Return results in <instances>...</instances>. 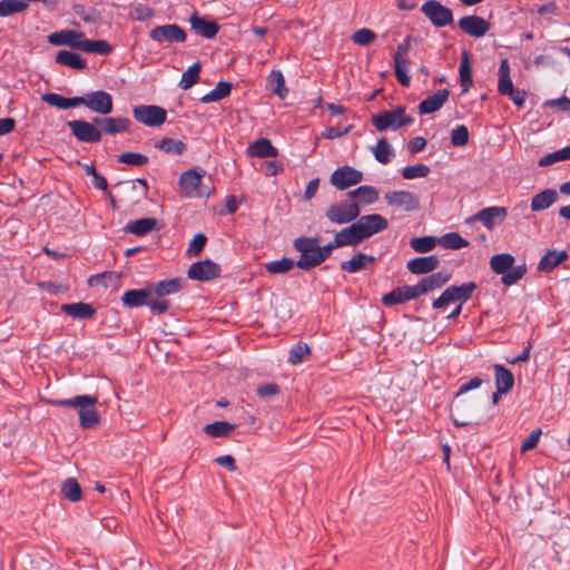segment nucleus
I'll use <instances>...</instances> for the list:
<instances>
[{
	"mask_svg": "<svg viewBox=\"0 0 570 570\" xmlns=\"http://www.w3.org/2000/svg\"><path fill=\"white\" fill-rule=\"evenodd\" d=\"M374 261L375 257L358 253L351 259L342 262L340 267L342 271L353 274L365 269L368 265L373 264Z\"/></svg>",
	"mask_w": 570,
	"mask_h": 570,
	"instance_id": "c85d7f7f",
	"label": "nucleus"
},
{
	"mask_svg": "<svg viewBox=\"0 0 570 570\" xmlns=\"http://www.w3.org/2000/svg\"><path fill=\"white\" fill-rule=\"evenodd\" d=\"M389 226L386 218L380 214H370L358 216L352 224L345 228L346 236L352 247L357 246L371 236L385 230Z\"/></svg>",
	"mask_w": 570,
	"mask_h": 570,
	"instance_id": "f03ea898",
	"label": "nucleus"
},
{
	"mask_svg": "<svg viewBox=\"0 0 570 570\" xmlns=\"http://www.w3.org/2000/svg\"><path fill=\"white\" fill-rule=\"evenodd\" d=\"M374 158L381 164H389L395 156L392 146L386 138H381L375 146L371 148Z\"/></svg>",
	"mask_w": 570,
	"mask_h": 570,
	"instance_id": "58836bf2",
	"label": "nucleus"
},
{
	"mask_svg": "<svg viewBox=\"0 0 570 570\" xmlns=\"http://www.w3.org/2000/svg\"><path fill=\"white\" fill-rule=\"evenodd\" d=\"M80 105L86 106L92 112L109 115L112 111V97L105 90H96L80 97Z\"/></svg>",
	"mask_w": 570,
	"mask_h": 570,
	"instance_id": "1a4fd4ad",
	"label": "nucleus"
},
{
	"mask_svg": "<svg viewBox=\"0 0 570 570\" xmlns=\"http://www.w3.org/2000/svg\"><path fill=\"white\" fill-rule=\"evenodd\" d=\"M413 117L406 115L405 108L397 106L391 110H384L372 117V124L377 131L397 130L401 127L413 124Z\"/></svg>",
	"mask_w": 570,
	"mask_h": 570,
	"instance_id": "39448f33",
	"label": "nucleus"
},
{
	"mask_svg": "<svg viewBox=\"0 0 570 570\" xmlns=\"http://www.w3.org/2000/svg\"><path fill=\"white\" fill-rule=\"evenodd\" d=\"M420 296L421 295L416 285L396 287L392 292L383 295L382 303L385 306H392L395 304H403Z\"/></svg>",
	"mask_w": 570,
	"mask_h": 570,
	"instance_id": "aec40b11",
	"label": "nucleus"
},
{
	"mask_svg": "<svg viewBox=\"0 0 570 570\" xmlns=\"http://www.w3.org/2000/svg\"><path fill=\"white\" fill-rule=\"evenodd\" d=\"M384 199L391 207L402 209L404 212H414L420 207L419 197L407 190H393L384 195Z\"/></svg>",
	"mask_w": 570,
	"mask_h": 570,
	"instance_id": "4468645a",
	"label": "nucleus"
},
{
	"mask_svg": "<svg viewBox=\"0 0 570 570\" xmlns=\"http://www.w3.org/2000/svg\"><path fill=\"white\" fill-rule=\"evenodd\" d=\"M558 200V193L554 189H544L534 195L531 199V210L541 212L551 207Z\"/></svg>",
	"mask_w": 570,
	"mask_h": 570,
	"instance_id": "7c9ffc66",
	"label": "nucleus"
},
{
	"mask_svg": "<svg viewBox=\"0 0 570 570\" xmlns=\"http://www.w3.org/2000/svg\"><path fill=\"white\" fill-rule=\"evenodd\" d=\"M189 22L193 30L206 39L214 38L219 30V26L214 20H208L199 16L197 12L190 16Z\"/></svg>",
	"mask_w": 570,
	"mask_h": 570,
	"instance_id": "4be33fe9",
	"label": "nucleus"
},
{
	"mask_svg": "<svg viewBox=\"0 0 570 570\" xmlns=\"http://www.w3.org/2000/svg\"><path fill=\"white\" fill-rule=\"evenodd\" d=\"M75 12L87 23H96L100 19V13L94 8L86 9L79 6L75 8Z\"/></svg>",
	"mask_w": 570,
	"mask_h": 570,
	"instance_id": "e2e57ef3",
	"label": "nucleus"
},
{
	"mask_svg": "<svg viewBox=\"0 0 570 570\" xmlns=\"http://www.w3.org/2000/svg\"><path fill=\"white\" fill-rule=\"evenodd\" d=\"M567 258L566 250H548L540 259L538 268L542 272H551Z\"/></svg>",
	"mask_w": 570,
	"mask_h": 570,
	"instance_id": "2f4dec72",
	"label": "nucleus"
},
{
	"mask_svg": "<svg viewBox=\"0 0 570 570\" xmlns=\"http://www.w3.org/2000/svg\"><path fill=\"white\" fill-rule=\"evenodd\" d=\"M361 214L357 203L341 200L331 204L325 210V217L335 225H345L354 222Z\"/></svg>",
	"mask_w": 570,
	"mask_h": 570,
	"instance_id": "0eeeda50",
	"label": "nucleus"
},
{
	"mask_svg": "<svg viewBox=\"0 0 570 570\" xmlns=\"http://www.w3.org/2000/svg\"><path fill=\"white\" fill-rule=\"evenodd\" d=\"M235 428V424L228 423L226 421H216L214 423L207 424L204 428V431L212 438H224L234 431Z\"/></svg>",
	"mask_w": 570,
	"mask_h": 570,
	"instance_id": "37998d69",
	"label": "nucleus"
},
{
	"mask_svg": "<svg viewBox=\"0 0 570 570\" xmlns=\"http://www.w3.org/2000/svg\"><path fill=\"white\" fill-rule=\"evenodd\" d=\"M508 216L505 207L491 206L479 210L475 215L466 218L468 224L474 222H481L488 230H492L494 227L503 223Z\"/></svg>",
	"mask_w": 570,
	"mask_h": 570,
	"instance_id": "f8f14e48",
	"label": "nucleus"
},
{
	"mask_svg": "<svg viewBox=\"0 0 570 570\" xmlns=\"http://www.w3.org/2000/svg\"><path fill=\"white\" fill-rule=\"evenodd\" d=\"M61 492L65 498L72 502H76L81 498L80 485L73 478H69L62 483Z\"/></svg>",
	"mask_w": 570,
	"mask_h": 570,
	"instance_id": "3c124183",
	"label": "nucleus"
},
{
	"mask_svg": "<svg viewBox=\"0 0 570 570\" xmlns=\"http://www.w3.org/2000/svg\"><path fill=\"white\" fill-rule=\"evenodd\" d=\"M515 259L511 254H497L490 258V267L495 274L503 275L512 268Z\"/></svg>",
	"mask_w": 570,
	"mask_h": 570,
	"instance_id": "a19ab883",
	"label": "nucleus"
},
{
	"mask_svg": "<svg viewBox=\"0 0 570 570\" xmlns=\"http://www.w3.org/2000/svg\"><path fill=\"white\" fill-rule=\"evenodd\" d=\"M149 296H151V289L146 286L139 289L126 291L121 297V302L129 308L147 306Z\"/></svg>",
	"mask_w": 570,
	"mask_h": 570,
	"instance_id": "a878e982",
	"label": "nucleus"
},
{
	"mask_svg": "<svg viewBox=\"0 0 570 570\" xmlns=\"http://www.w3.org/2000/svg\"><path fill=\"white\" fill-rule=\"evenodd\" d=\"M73 136L83 142H99L101 140V131L94 124L86 120H71L68 122Z\"/></svg>",
	"mask_w": 570,
	"mask_h": 570,
	"instance_id": "f3484780",
	"label": "nucleus"
},
{
	"mask_svg": "<svg viewBox=\"0 0 570 570\" xmlns=\"http://www.w3.org/2000/svg\"><path fill=\"white\" fill-rule=\"evenodd\" d=\"M495 386L499 392H509L514 384V377L510 370L503 365H494Z\"/></svg>",
	"mask_w": 570,
	"mask_h": 570,
	"instance_id": "c9c22d12",
	"label": "nucleus"
},
{
	"mask_svg": "<svg viewBox=\"0 0 570 570\" xmlns=\"http://www.w3.org/2000/svg\"><path fill=\"white\" fill-rule=\"evenodd\" d=\"M540 434H541V430L532 431L527 436V439L522 442L521 452L524 453V452H527L529 450L534 449L538 445V443H539Z\"/></svg>",
	"mask_w": 570,
	"mask_h": 570,
	"instance_id": "338daca9",
	"label": "nucleus"
},
{
	"mask_svg": "<svg viewBox=\"0 0 570 570\" xmlns=\"http://www.w3.org/2000/svg\"><path fill=\"white\" fill-rule=\"evenodd\" d=\"M568 159H570V146L559 149L557 151H553L551 154H548L544 157L540 158L539 166L546 167V166H550L554 163L568 160Z\"/></svg>",
	"mask_w": 570,
	"mask_h": 570,
	"instance_id": "5fc2aeb1",
	"label": "nucleus"
},
{
	"mask_svg": "<svg viewBox=\"0 0 570 570\" xmlns=\"http://www.w3.org/2000/svg\"><path fill=\"white\" fill-rule=\"evenodd\" d=\"M309 354V347L306 344L298 343L289 351V362L294 365L303 362L306 355Z\"/></svg>",
	"mask_w": 570,
	"mask_h": 570,
	"instance_id": "052dcab7",
	"label": "nucleus"
},
{
	"mask_svg": "<svg viewBox=\"0 0 570 570\" xmlns=\"http://www.w3.org/2000/svg\"><path fill=\"white\" fill-rule=\"evenodd\" d=\"M97 402L98 399L96 396L86 394L50 401V403L56 406L76 409L79 414V425L82 429H91L99 423L100 416L96 409Z\"/></svg>",
	"mask_w": 570,
	"mask_h": 570,
	"instance_id": "7ed1b4c3",
	"label": "nucleus"
},
{
	"mask_svg": "<svg viewBox=\"0 0 570 570\" xmlns=\"http://www.w3.org/2000/svg\"><path fill=\"white\" fill-rule=\"evenodd\" d=\"M105 122L104 132L108 135H117L127 131L130 126V120L122 117H104Z\"/></svg>",
	"mask_w": 570,
	"mask_h": 570,
	"instance_id": "79ce46f5",
	"label": "nucleus"
},
{
	"mask_svg": "<svg viewBox=\"0 0 570 570\" xmlns=\"http://www.w3.org/2000/svg\"><path fill=\"white\" fill-rule=\"evenodd\" d=\"M345 246H351V243L348 240V237L345 234V230L341 229L340 232H337L335 234L334 239L332 242H330L325 246H321V250L324 255V259L326 261L331 256L333 249L340 248V247H345Z\"/></svg>",
	"mask_w": 570,
	"mask_h": 570,
	"instance_id": "a18cd8bd",
	"label": "nucleus"
},
{
	"mask_svg": "<svg viewBox=\"0 0 570 570\" xmlns=\"http://www.w3.org/2000/svg\"><path fill=\"white\" fill-rule=\"evenodd\" d=\"M156 225L157 220L155 218L145 217L129 222L125 227V232L137 236H144L151 232Z\"/></svg>",
	"mask_w": 570,
	"mask_h": 570,
	"instance_id": "e433bc0d",
	"label": "nucleus"
},
{
	"mask_svg": "<svg viewBox=\"0 0 570 570\" xmlns=\"http://www.w3.org/2000/svg\"><path fill=\"white\" fill-rule=\"evenodd\" d=\"M206 242H207V237L204 234L199 233V234L195 235L189 244V247H188L189 255L198 256L202 253V250L204 249Z\"/></svg>",
	"mask_w": 570,
	"mask_h": 570,
	"instance_id": "0e129e2a",
	"label": "nucleus"
},
{
	"mask_svg": "<svg viewBox=\"0 0 570 570\" xmlns=\"http://www.w3.org/2000/svg\"><path fill=\"white\" fill-rule=\"evenodd\" d=\"M440 261L435 255L415 257L407 262L406 267L412 274L421 275L434 271Z\"/></svg>",
	"mask_w": 570,
	"mask_h": 570,
	"instance_id": "393cba45",
	"label": "nucleus"
},
{
	"mask_svg": "<svg viewBox=\"0 0 570 570\" xmlns=\"http://www.w3.org/2000/svg\"><path fill=\"white\" fill-rule=\"evenodd\" d=\"M429 173L430 168L426 165L417 164L404 167L402 170V176L404 179L411 180L415 178L426 177Z\"/></svg>",
	"mask_w": 570,
	"mask_h": 570,
	"instance_id": "6e6d98bb",
	"label": "nucleus"
},
{
	"mask_svg": "<svg viewBox=\"0 0 570 570\" xmlns=\"http://www.w3.org/2000/svg\"><path fill=\"white\" fill-rule=\"evenodd\" d=\"M439 243L448 249H461L469 245L468 240L455 232L444 234Z\"/></svg>",
	"mask_w": 570,
	"mask_h": 570,
	"instance_id": "de8ad7c7",
	"label": "nucleus"
},
{
	"mask_svg": "<svg viewBox=\"0 0 570 570\" xmlns=\"http://www.w3.org/2000/svg\"><path fill=\"white\" fill-rule=\"evenodd\" d=\"M460 29L474 38L484 37L490 30V23L479 16H464L459 20Z\"/></svg>",
	"mask_w": 570,
	"mask_h": 570,
	"instance_id": "a211bd4d",
	"label": "nucleus"
},
{
	"mask_svg": "<svg viewBox=\"0 0 570 570\" xmlns=\"http://www.w3.org/2000/svg\"><path fill=\"white\" fill-rule=\"evenodd\" d=\"M118 161L131 166H144L148 163V158L142 154L129 151L121 154Z\"/></svg>",
	"mask_w": 570,
	"mask_h": 570,
	"instance_id": "bf43d9fd",
	"label": "nucleus"
},
{
	"mask_svg": "<svg viewBox=\"0 0 570 570\" xmlns=\"http://www.w3.org/2000/svg\"><path fill=\"white\" fill-rule=\"evenodd\" d=\"M200 72V63L196 62L190 66L181 76L179 86L181 89L187 90L191 88L198 80Z\"/></svg>",
	"mask_w": 570,
	"mask_h": 570,
	"instance_id": "09e8293b",
	"label": "nucleus"
},
{
	"mask_svg": "<svg viewBox=\"0 0 570 570\" xmlns=\"http://www.w3.org/2000/svg\"><path fill=\"white\" fill-rule=\"evenodd\" d=\"M481 384L482 380L474 377L462 384L456 392L455 399L451 405V416L456 426H468L473 423V420L468 415L469 404L463 400H459V397L471 390L480 387Z\"/></svg>",
	"mask_w": 570,
	"mask_h": 570,
	"instance_id": "423d86ee",
	"label": "nucleus"
},
{
	"mask_svg": "<svg viewBox=\"0 0 570 570\" xmlns=\"http://www.w3.org/2000/svg\"><path fill=\"white\" fill-rule=\"evenodd\" d=\"M449 90L446 89H440L435 94L426 97L424 100L421 101L419 105V111L422 115H429L432 112L438 111L442 108V106L445 104V101L449 98Z\"/></svg>",
	"mask_w": 570,
	"mask_h": 570,
	"instance_id": "b1692460",
	"label": "nucleus"
},
{
	"mask_svg": "<svg viewBox=\"0 0 570 570\" xmlns=\"http://www.w3.org/2000/svg\"><path fill=\"white\" fill-rule=\"evenodd\" d=\"M296 266V263L289 257H283L278 261H272L264 264L269 274H285Z\"/></svg>",
	"mask_w": 570,
	"mask_h": 570,
	"instance_id": "c03bdc74",
	"label": "nucleus"
},
{
	"mask_svg": "<svg viewBox=\"0 0 570 570\" xmlns=\"http://www.w3.org/2000/svg\"><path fill=\"white\" fill-rule=\"evenodd\" d=\"M147 306L155 312L165 313L169 308V301L164 297L149 296Z\"/></svg>",
	"mask_w": 570,
	"mask_h": 570,
	"instance_id": "69168bd1",
	"label": "nucleus"
},
{
	"mask_svg": "<svg viewBox=\"0 0 570 570\" xmlns=\"http://www.w3.org/2000/svg\"><path fill=\"white\" fill-rule=\"evenodd\" d=\"M151 289V296L165 297L175 294L181 288V281L178 278L158 282L155 285H148Z\"/></svg>",
	"mask_w": 570,
	"mask_h": 570,
	"instance_id": "72a5a7b5",
	"label": "nucleus"
},
{
	"mask_svg": "<svg viewBox=\"0 0 570 570\" xmlns=\"http://www.w3.org/2000/svg\"><path fill=\"white\" fill-rule=\"evenodd\" d=\"M527 268L524 265L512 266L508 272L502 275V283L505 286H511L519 282L525 275Z\"/></svg>",
	"mask_w": 570,
	"mask_h": 570,
	"instance_id": "4d7b16f0",
	"label": "nucleus"
},
{
	"mask_svg": "<svg viewBox=\"0 0 570 570\" xmlns=\"http://www.w3.org/2000/svg\"><path fill=\"white\" fill-rule=\"evenodd\" d=\"M410 50V38H406L403 43L399 45L394 53V70L395 76L402 86H410L411 77L409 75L407 55Z\"/></svg>",
	"mask_w": 570,
	"mask_h": 570,
	"instance_id": "2eb2a0df",
	"label": "nucleus"
},
{
	"mask_svg": "<svg viewBox=\"0 0 570 570\" xmlns=\"http://www.w3.org/2000/svg\"><path fill=\"white\" fill-rule=\"evenodd\" d=\"M154 16V10L145 4L137 6L132 11V17L136 20L144 21Z\"/></svg>",
	"mask_w": 570,
	"mask_h": 570,
	"instance_id": "774afa93",
	"label": "nucleus"
},
{
	"mask_svg": "<svg viewBox=\"0 0 570 570\" xmlns=\"http://www.w3.org/2000/svg\"><path fill=\"white\" fill-rule=\"evenodd\" d=\"M27 10L24 2L19 0H1L0 1V17H9L14 13H20Z\"/></svg>",
	"mask_w": 570,
	"mask_h": 570,
	"instance_id": "864d4df0",
	"label": "nucleus"
},
{
	"mask_svg": "<svg viewBox=\"0 0 570 570\" xmlns=\"http://www.w3.org/2000/svg\"><path fill=\"white\" fill-rule=\"evenodd\" d=\"M61 311L67 315L77 320H89L92 318L96 311L87 303L78 302L72 304H63Z\"/></svg>",
	"mask_w": 570,
	"mask_h": 570,
	"instance_id": "c756f323",
	"label": "nucleus"
},
{
	"mask_svg": "<svg viewBox=\"0 0 570 570\" xmlns=\"http://www.w3.org/2000/svg\"><path fill=\"white\" fill-rule=\"evenodd\" d=\"M375 38V32L366 28L355 31L352 36V40L360 46H366L371 43Z\"/></svg>",
	"mask_w": 570,
	"mask_h": 570,
	"instance_id": "680f3d73",
	"label": "nucleus"
},
{
	"mask_svg": "<svg viewBox=\"0 0 570 570\" xmlns=\"http://www.w3.org/2000/svg\"><path fill=\"white\" fill-rule=\"evenodd\" d=\"M363 179V174L350 166H343L334 170L330 181L340 190H344L351 186L357 185Z\"/></svg>",
	"mask_w": 570,
	"mask_h": 570,
	"instance_id": "dca6fc26",
	"label": "nucleus"
},
{
	"mask_svg": "<svg viewBox=\"0 0 570 570\" xmlns=\"http://www.w3.org/2000/svg\"><path fill=\"white\" fill-rule=\"evenodd\" d=\"M149 37L159 45H171L175 42H184L186 40V32L179 26L173 23L154 28L149 32Z\"/></svg>",
	"mask_w": 570,
	"mask_h": 570,
	"instance_id": "ddd939ff",
	"label": "nucleus"
},
{
	"mask_svg": "<svg viewBox=\"0 0 570 570\" xmlns=\"http://www.w3.org/2000/svg\"><path fill=\"white\" fill-rule=\"evenodd\" d=\"M475 289L476 284L474 282L463 283L460 286H450L441 294L439 298L433 301L432 307L439 309L456 302L462 305L471 298L472 293Z\"/></svg>",
	"mask_w": 570,
	"mask_h": 570,
	"instance_id": "6e6552de",
	"label": "nucleus"
},
{
	"mask_svg": "<svg viewBox=\"0 0 570 570\" xmlns=\"http://www.w3.org/2000/svg\"><path fill=\"white\" fill-rule=\"evenodd\" d=\"M421 11L438 28L450 26L453 22L452 10L436 0L426 1L421 7Z\"/></svg>",
	"mask_w": 570,
	"mask_h": 570,
	"instance_id": "9d476101",
	"label": "nucleus"
},
{
	"mask_svg": "<svg viewBox=\"0 0 570 570\" xmlns=\"http://www.w3.org/2000/svg\"><path fill=\"white\" fill-rule=\"evenodd\" d=\"M267 88L281 99H284L287 96L288 89L285 85V79L281 70H272L267 78Z\"/></svg>",
	"mask_w": 570,
	"mask_h": 570,
	"instance_id": "4c0bfd02",
	"label": "nucleus"
},
{
	"mask_svg": "<svg viewBox=\"0 0 570 570\" xmlns=\"http://www.w3.org/2000/svg\"><path fill=\"white\" fill-rule=\"evenodd\" d=\"M156 148L166 154L180 155L186 149V145L181 140L164 138L156 142Z\"/></svg>",
	"mask_w": 570,
	"mask_h": 570,
	"instance_id": "49530a36",
	"label": "nucleus"
},
{
	"mask_svg": "<svg viewBox=\"0 0 570 570\" xmlns=\"http://www.w3.org/2000/svg\"><path fill=\"white\" fill-rule=\"evenodd\" d=\"M469 141V130L466 126L459 125L451 130V144L455 147L465 146Z\"/></svg>",
	"mask_w": 570,
	"mask_h": 570,
	"instance_id": "13d9d810",
	"label": "nucleus"
},
{
	"mask_svg": "<svg viewBox=\"0 0 570 570\" xmlns=\"http://www.w3.org/2000/svg\"><path fill=\"white\" fill-rule=\"evenodd\" d=\"M410 245L416 253H429L435 247L436 238L433 236L414 237Z\"/></svg>",
	"mask_w": 570,
	"mask_h": 570,
	"instance_id": "603ef678",
	"label": "nucleus"
},
{
	"mask_svg": "<svg viewBox=\"0 0 570 570\" xmlns=\"http://www.w3.org/2000/svg\"><path fill=\"white\" fill-rule=\"evenodd\" d=\"M56 62L77 70L86 68V60L80 55L68 50L58 51Z\"/></svg>",
	"mask_w": 570,
	"mask_h": 570,
	"instance_id": "f704fd0d",
	"label": "nucleus"
},
{
	"mask_svg": "<svg viewBox=\"0 0 570 570\" xmlns=\"http://www.w3.org/2000/svg\"><path fill=\"white\" fill-rule=\"evenodd\" d=\"M134 118L148 127H158L166 121L167 112L155 105H140L132 109Z\"/></svg>",
	"mask_w": 570,
	"mask_h": 570,
	"instance_id": "9b49d317",
	"label": "nucleus"
},
{
	"mask_svg": "<svg viewBox=\"0 0 570 570\" xmlns=\"http://www.w3.org/2000/svg\"><path fill=\"white\" fill-rule=\"evenodd\" d=\"M203 179V173L196 169H189L184 171L179 178V187L181 193L186 197L203 196L204 194L199 190Z\"/></svg>",
	"mask_w": 570,
	"mask_h": 570,
	"instance_id": "6ab92c4d",
	"label": "nucleus"
},
{
	"mask_svg": "<svg viewBox=\"0 0 570 570\" xmlns=\"http://www.w3.org/2000/svg\"><path fill=\"white\" fill-rule=\"evenodd\" d=\"M513 88L509 61L508 59H502L499 67L498 90L501 95H505L507 92H511Z\"/></svg>",
	"mask_w": 570,
	"mask_h": 570,
	"instance_id": "ea45409f",
	"label": "nucleus"
},
{
	"mask_svg": "<svg viewBox=\"0 0 570 570\" xmlns=\"http://www.w3.org/2000/svg\"><path fill=\"white\" fill-rule=\"evenodd\" d=\"M41 100L59 109H69L80 106V97L66 98L61 95L48 92L41 96Z\"/></svg>",
	"mask_w": 570,
	"mask_h": 570,
	"instance_id": "473e14b6",
	"label": "nucleus"
},
{
	"mask_svg": "<svg viewBox=\"0 0 570 570\" xmlns=\"http://www.w3.org/2000/svg\"><path fill=\"white\" fill-rule=\"evenodd\" d=\"M294 247L301 254L296 262V266L301 269L308 271L325 261L318 237H298L294 240Z\"/></svg>",
	"mask_w": 570,
	"mask_h": 570,
	"instance_id": "20e7f679",
	"label": "nucleus"
},
{
	"mask_svg": "<svg viewBox=\"0 0 570 570\" xmlns=\"http://www.w3.org/2000/svg\"><path fill=\"white\" fill-rule=\"evenodd\" d=\"M220 268L216 263L205 259L191 264L187 274L191 279L204 282L218 276Z\"/></svg>",
	"mask_w": 570,
	"mask_h": 570,
	"instance_id": "412c9836",
	"label": "nucleus"
},
{
	"mask_svg": "<svg viewBox=\"0 0 570 570\" xmlns=\"http://www.w3.org/2000/svg\"><path fill=\"white\" fill-rule=\"evenodd\" d=\"M48 41L53 46H68L88 53L109 55L112 51V47L106 40H89L82 32L71 29L50 33Z\"/></svg>",
	"mask_w": 570,
	"mask_h": 570,
	"instance_id": "f257e3e1",
	"label": "nucleus"
},
{
	"mask_svg": "<svg viewBox=\"0 0 570 570\" xmlns=\"http://www.w3.org/2000/svg\"><path fill=\"white\" fill-rule=\"evenodd\" d=\"M246 154L248 157L255 158H266V157H276L278 151L272 145V141L267 138H261L252 142L247 149Z\"/></svg>",
	"mask_w": 570,
	"mask_h": 570,
	"instance_id": "bb28decb",
	"label": "nucleus"
},
{
	"mask_svg": "<svg viewBox=\"0 0 570 570\" xmlns=\"http://www.w3.org/2000/svg\"><path fill=\"white\" fill-rule=\"evenodd\" d=\"M459 73H460V82L463 88L462 91L466 92L469 90V88L472 86L471 66H470L469 58H468L466 53L463 55V58L461 60Z\"/></svg>",
	"mask_w": 570,
	"mask_h": 570,
	"instance_id": "8fccbe9b",
	"label": "nucleus"
},
{
	"mask_svg": "<svg viewBox=\"0 0 570 570\" xmlns=\"http://www.w3.org/2000/svg\"><path fill=\"white\" fill-rule=\"evenodd\" d=\"M352 203H357V206H367L374 204L379 199V191L373 186L363 185L347 193Z\"/></svg>",
	"mask_w": 570,
	"mask_h": 570,
	"instance_id": "5701e85b",
	"label": "nucleus"
},
{
	"mask_svg": "<svg viewBox=\"0 0 570 570\" xmlns=\"http://www.w3.org/2000/svg\"><path fill=\"white\" fill-rule=\"evenodd\" d=\"M450 279V274L445 272H436L433 273L424 278H422L417 284V289L420 292V295L426 294L429 292H432L445 283H448Z\"/></svg>",
	"mask_w": 570,
	"mask_h": 570,
	"instance_id": "cd10ccee",
	"label": "nucleus"
}]
</instances>
